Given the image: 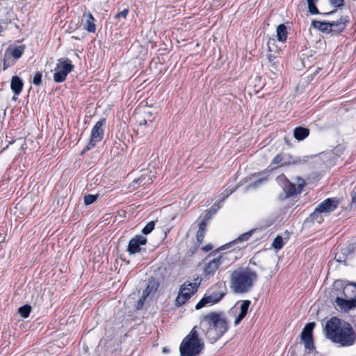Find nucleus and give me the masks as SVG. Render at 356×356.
<instances>
[{
    "label": "nucleus",
    "mask_w": 356,
    "mask_h": 356,
    "mask_svg": "<svg viewBox=\"0 0 356 356\" xmlns=\"http://www.w3.org/2000/svg\"><path fill=\"white\" fill-rule=\"evenodd\" d=\"M200 329L211 343H214L227 332L229 323L222 312H211L202 318Z\"/></svg>",
    "instance_id": "obj_1"
},
{
    "label": "nucleus",
    "mask_w": 356,
    "mask_h": 356,
    "mask_svg": "<svg viewBox=\"0 0 356 356\" xmlns=\"http://www.w3.org/2000/svg\"><path fill=\"white\" fill-rule=\"evenodd\" d=\"M257 273L249 268H239L232 272L229 287L234 293L250 292L257 281Z\"/></svg>",
    "instance_id": "obj_2"
},
{
    "label": "nucleus",
    "mask_w": 356,
    "mask_h": 356,
    "mask_svg": "<svg viewBox=\"0 0 356 356\" xmlns=\"http://www.w3.org/2000/svg\"><path fill=\"white\" fill-rule=\"evenodd\" d=\"M197 329L198 326H194L183 339L179 347L181 356H198L203 350L204 344L199 337Z\"/></svg>",
    "instance_id": "obj_3"
},
{
    "label": "nucleus",
    "mask_w": 356,
    "mask_h": 356,
    "mask_svg": "<svg viewBox=\"0 0 356 356\" xmlns=\"http://www.w3.org/2000/svg\"><path fill=\"white\" fill-rule=\"evenodd\" d=\"M237 259L235 253L232 251L223 252L218 257L210 259L204 264L203 275L205 277H211L216 272L220 269L221 270L227 269L231 264Z\"/></svg>",
    "instance_id": "obj_4"
},
{
    "label": "nucleus",
    "mask_w": 356,
    "mask_h": 356,
    "mask_svg": "<svg viewBox=\"0 0 356 356\" xmlns=\"http://www.w3.org/2000/svg\"><path fill=\"white\" fill-rule=\"evenodd\" d=\"M331 324L332 326L329 327L332 332L330 334H332L334 331L332 327L335 329L338 328L341 331L339 335H337L335 333L332 335V338L335 339V343H339L343 346H352L355 343L356 334L350 323L342 320V323H340V324L337 325L332 323Z\"/></svg>",
    "instance_id": "obj_5"
},
{
    "label": "nucleus",
    "mask_w": 356,
    "mask_h": 356,
    "mask_svg": "<svg viewBox=\"0 0 356 356\" xmlns=\"http://www.w3.org/2000/svg\"><path fill=\"white\" fill-rule=\"evenodd\" d=\"M277 180L284 192L283 199L300 194L305 186V180L300 177L297 178V184L291 182L284 175L278 176Z\"/></svg>",
    "instance_id": "obj_6"
},
{
    "label": "nucleus",
    "mask_w": 356,
    "mask_h": 356,
    "mask_svg": "<svg viewBox=\"0 0 356 356\" xmlns=\"http://www.w3.org/2000/svg\"><path fill=\"white\" fill-rule=\"evenodd\" d=\"M198 277L195 280L194 282H185L180 287L179 294L176 298V305L182 306L197 291L200 282Z\"/></svg>",
    "instance_id": "obj_7"
},
{
    "label": "nucleus",
    "mask_w": 356,
    "mask_h": 356,
    "mask_svg": "<svg viewBox=\"0 0 356 356\" xmlns=\"http://www.w3.org/2000/svg\"><path fill=\"white\" fill-rule=\"evenodd\" d=\"M73 68L74 66L69 59H58L54 74V81L56 83L63 82L66 79L67 74L72 71Z\"/></svg>",
    "instance_id": "obj_8"
},
{
    "label": "nucleus",
    "mask_w": 356,
    "mask_h": 356,
    "mask_svg": "<svg viewBox=\"0 0 356 356\" xmlns=\"http://www.w3.org/2000/svg\"><path fill=\"white\" fill-rule=\"evenodd\" d=\"M105 122V119H101L95 123L91 131L90 141L83 148V152L91 149L96 145L97 143L102 140L104 134V131L102 127Z\"/></svg>",
    "instance_id": "obj_9"
},
{
    "label": "nucleus",
    "mask_w": 356,
    "mask_h": 356,
    "mask_svg": "<svg viewBox=\"0 0 356 356\" xmlns=\"http://www.w3.org/2000/svg\"><path fill=\"white\" fill-rule=\"evenodd\" d=\"M225 295V292L222 290L209 292L197 302L195 309H200L206 306L213 305L221 300Z\"/></svg>",
    "instance_id": "obj_10"
},
{
    "label": "nucleus",
    "mask_w": 356,
    "mask_h": 356,
    "mask_svg": "<svg viewBox=\"0 0 356 356\" xmlns=\"http://www.w3.org/2000/svg\"><path fill=\"white\" fill-rule=\"evenodd\" d=\"M334 287L337 289H343V295L345 298L350 300H355L356 304V284L349 283L344 285L342 280H336L334 283Z\"/></svg>",
    "instance_id": "obj_11"
},
{
    "label": "nucleus",
    "mask_w": 356,
    "mask_h": 356,
    "mask_svg": "<svg viewBox=\"0 0 356 356\" xmlns=\"http://www.w3.org/2000/svg\"><path fill=\"white\" fill-rule=\"evenodd\" d=\"M339 204V200L336 197L327 198L321 202L317 208L323 213H330L334 211Z\"/></svg>",
    "instance_id": "obj_12"
},
{
    "label": "nucleus",
    "mask_w": 356,
    "mask_h": 356,
    "mask_svg": "<svg viewBox=\"0 0 356 356\" xmlns=\"http://www.w3.org/2000/svg\"><path fill=\"white\" fill-rule=\"evenodd\" d=\"M147 243V238L140 235H136L129 241L127 251L130 254H136L140 251V246Z\"/></svg>",
    "instance_id": "obj_13"
},
{
    "label": "nucleus",
    "mask_w": 356,
    "mask_h": 356,
    "mask_svg": "<svg viewBox=\"0 0 356 356\" xmlns=\"http://www.w3.org/2000/svg\"><path fill=\"white\" fill-rule=\"evenodd\" d=\"M81 22L83 24V28L89 33H95L96 26L95 24V18L90 13H84L82 15Z\"/></svg>",
    "instance_id": "obj_14"
},
{
    "label": "nucleus",
    "mask_w": 356,
    "mask_h": 356,
    "mask_svg": "<svg viewBox=\"0 0 356 356\" xmlns=\"http://www.w3.org/2000/svg\"><path fill=\"white\" fill-rule=\"evenodd\" d=\"M332 323L336 324V325H337L338 324H340V323H342V320L339 319L337 317H332L330 320H328L325 324V332L326 337L327 339H330L332 341L335 343V339L332 338V335H333L334 333L337 335H339L341 333V331L338 328L335 329L334 327H333L334 331L332 334H330L332 332L330 331V328L329 327L332 326V324H330V323H332Z\"/></svg>",
    "instance_id": "obj_15"
},
{
    "label": "nucleus",
    "mask_w": 356,
    "mask_h": 356,
    "mask_svg": "<svg viewBox=\"0 0 356 356\" xmlns=\"http://www.w3.org/2000/svg\"><path fill=\"white\" fill-rule=\"evenodd\" d=\"M335 303L341 310H343L344 312H347L356 307L355 300H350L345 297L344 298L337 297L335 299Z\"/></svg>",
    "instance_id": "obj_16"
},
{
    "label": "nucleus",
    "mask_w": 356,
    "mask_h": 356,
    "mask_svg": "<svg viewBox=\"0 0 356 356\" xmlns=\"http://www.w3.org/2000/svg\"><path fill=\"white\" fill-rule=\"evenodd\" d=\"M348 22L349 17L348 16H342L339 20L330 22L332 32L335 33H341L344 30Z\"/></svg>",
    "instance_id": "obj_17"
},
{
    "label": "nucleus",
    "mask_w": 356,
    "mask_h": 356,
    "mask_svg": "<svg viewBox=\"0 0 356 356\" xmlns=\"http://www.w3.org/2000/svg\"><path fill=\"white\" fill-rule=\"evenodd\" d=\"M250 304H251V302H250V300H248L241 301V305L239 307V309H240L239 313L237 315V316L234 321L235 325H238L241 322V321L245 318V316H246V314L248 313V311L249 309Z\"/></svg>",
    "instance_id": "obj_18"
},
{
    "label": "nucleus",
    "mask_w": 356,
    "mask_h": 356,
    "mask_svg": "<svg viewBox=\"0 0 356 356\" xmlns=\"http://www.w3.org/2000/svg\"><path fill=\"white\" fill-rule=\"evenodd\" d=\"M256 229H253L250 230L248 232H245L241 236H239L237 238L234 240L233 241L225 244V245H222L220 249L221 250H225L226 248L232 247L233 245L247 241L250 239L251 236L253 234L254 232H255Z\"/></svg>",
    "instance_id": "obj_19"
},
{
    "label": "nucleus",
    "mask_w": 356,
    "mask_h": 356,
    "mask_svg": "<svg viewBox=\"0 0 356 356\" xmlns=\"http://www.w3.org/2000/svg\"><path fill=\"white\" fill-rule=\"evenodd\" d=\"M24 83L17 76H13L10 82V88L15 95H19L23 88Z\"/></svg>",
    "instance_id": "obj_20"
},
{
    "label": "nucleus",
    "mask_w": 356,
    "mask_h": 356,
    "mask_svg": "<svg viewBox=\"0 0 356 356\" xmlns=\"http://www.w3.org/2000/svg\"><path fill=\"white\" fill-rule=\"evenodd\" d=\"M315 325L314 322H311L305 326L300 334L301 341L313 339L312 332Z\"/></svg>",
    "instance_id": "obj_21"
},
{
    "label": "nucleus",
    "mask_w": 356,
    "mask_h": 356,
    "mask_svg": "<svg viewBox=\"0 0 356 356\" xmlns=\"http://www.w3.org/2000/svg\"><path fill=\"white\" fill-rule=\"evenodd\" d=\"M312 24L315 29L322 32L332 33V27H331L330 22L314 20Z\"/></svg>",
    "instance_id": "obj_22"
},
{
    "label": "nucleus",
    "mask_w": 356,
    "mask_h": 356,
    "mask_svg": "<svg viewBox=\"0 0 356 356\" xmlns=\"http://www.w3.org/2000/svg\"><path fill=\"white\" fill-rule=\"evenodd\" d=\"M277 38L279 42H285L288 37L286 26L282 24L277 26L276 29Z\"/></svg>",
    "instance_id": "obj_23"
},
{
    "label": "nucleus",
    "mask_w": 356,
    "mask_h": 356,
    "mask_svg": "<svg viewBox=\"0 0 356 356\" xmlns=\"http://www.w3.org/2000/svg\"><path fill=\"white\" fill-rule=\"evenodd\" d=\"M309 134V130L305 127H296L293 131V135L298 140H302L306 138Z\"/></svg>",
    "instance_id": "obj_24"
},
{
    "label": "nucleus",
    "mask_w": 356,
    "mask_h": 356,
    "mask_svg": "<svg viewBox=\"0 0 356 356\" xmlns=\"http://www.w3.org/2000/svg\"><path fill=\"white\" fill-rule=\"evenodd\" d=\"M154 176L149 174H143L139 178L134 179L133 184H138L140 186H145L152 184Z\"/></svg>",
    "instance_id": "obj_25"
},
{
    "label": "nucleus",
    "mask_w": 356,
    "mask_h": 356,
    "mask_svg": "<svg viewBox=\"0 0 356 356\" xmlns=\"http://www.w3.org/2000/svg\"><path fill=\"white\" fill-rule=\"evenodd\" d=\"M206 227H207V222H205V221H202L199 226V229H198V231L197 232V235H196L197 241L199 243H202L204 239V234L206 232Z\"/></svg>",
    "instance_id": "obj_26"
},
{
    "label": "nucleus",
    "mask_w": 356,
    "mask_h": 356,
    "mask_svg": "<svg viewBox=\"0 0 356 356\" xmlns=\"http://www.w3.org/2000/svg\"><path fill=\"white\" fill-rule=\"evenodd\" d=\"M24 49H25L24 45H19L17 47H15L14 48L11 49L10 54L15 59H18L22 56V54L24 51Z\"/></svg>",
    "instance_id": "obj_27"
},
{
    "label": "nucleus",
    "mask_w": 356,
    "mask_h": 356,
    "mask_svg": "<svg viewBox=\"0 0 356 356\" xmlns=\"http://www.w3.org/2000/svg\"><path fill=\"white\" fill-rule=\"evenodd\" d=\"M323 213L320 211V210L316 207L314 211L310 215L311 220L314 222H316L318 224H321L323 220Z\"/></svg>",
    "instance_id": "obj_28"
},
{
    "label": "nucleus",
    "mask_w": 356,
    "mask_h": 356,
    "mask_svg": "<svg viewBox=\"0 0 356 356\" xmlns=\"http://www.w3.org/2000/svg\"><path fill=\"white\" fill-rule=\"evenodd\" d=\"M308 6L309 12L312 15L318 14V10L316 6L318 0H306Z\"/></svg>",
    "instance_id": "obj_29"
},
{
    "label": "nucleus",
    "mask_w": 356,
    "mask_h": 356,
    "mask_svg": "<svg viewBox=\"0 0 356 356\" xmlns=\"http://www.w3.org/2000/svg\"><path fill=\"white\" fill-rule=\"evenodd\" d=\"M157 289H158V284L154 282H151L147 286L143 293L145 294L147 296H148L151 293H155L157 291Z\"/></svg>",
    "instance_id": "obj_30"
},
{
    "label": "nucleus",
    "mask_w": 356,
    "mask_h": 356,
    "mask_svg": "<svg viewBox=\"0 0 356 356\" xmlns=\"http://www.w3.org/2000/svg\"><path fill=\"white\" fill-rule=\"evenodd\" d=\"M31 311V307L29 305H25L19 308L18 313L23 318H27Z\"/></svg>",
    "instance_id": "obj_31"
},
{
    "label": "nucleus",
    "mask_w": 356,
    "mask_h": 356,
    "mask_svg": "<svg viewBox=\"0 0 356 356\" xmlns=\"http://www.w3.org/2000/svg\"><path fill=\"white\" fill-rule=\"evenodd\" d=\"M286 161H284V154H279L273 158L271 165H277L279 166H282L286 165Z\"/></svg>",
    "instance_id": "obj_32"
},
{
    "label": "nucleus",
    "mask_w": 356,
    "mask_h": 356,
    "mask_svg": "<svg viewBox=\"0 0 356 356\" xmlns=\"http://www.w3.org/2000/svg\"><path fill=\"white\" fill-rule=\"evenodd\" d=\"M263 175V174H258V175H253V177H258L257 179L251 185L252 187L255 188L257 187L259 184H262L263 182H265L268 180V175H265L264 176H262L261 177H259V176Z\"/></svg>",
    "instance_id": "obj_33"
},
{
    "label": "nucleus",
    "mask_w": 356,
    "mask_h": 356,
    "mask_svg": "<svg viewBox=\"0 0 356 356\" xmlns=\"http://www.w3.org/2000/svg\"><path fill=\"white\" fill-rule=\"evenodd\" d=\"M283 238L280 236H277L273 242V247L276 250H280L283 247Z\"/></svg>",
    "instance_id": "obj_34"
},
{
    "label": "nucleus",
    "mask_w": 356,
    "mask_h": 356,
    "mask_svg": "<svg viewBox=\"0 0 356 356\" xmlns=\"http://www.w3.org/2000/svg\"><path fill=\"white\" fill-rule=\"evenodd\" d=\"M155 223L154 221L149 222L142 229V233L145 235L149 234L154 229Z\"/></svg>",
    "instance_id": "obj_35"
},
{
    "label": "nucleus",
    "mask_w": 356,
    "mask_h": 356,
    "mask_svg": "<svg viewBox=\"0 0 356 356\" xmlns=\"http://www.w3.org/2000/svg\"><path fill=\"white\" fill-rule=\"evenodd\" d=\"M97 195H87L84 197V203L86 205L91 204L95 202L97 198Z\"/></svg>",
    "instance_id": "obj_36"
},
{
    "label": "nucleus",
    "mask_w": 356,
    "mask_h": 356,
    "mask_svg": "<svg viewBox=\"0 0 356 356\" xmlns=\"http://www.w3.org/2000/svg\"><path fill=\"white\" fill-rule=\"evenodd\" d=\"M42 72H37L33 76V83L35 86H39L42 83Z\"/></svg>",
    "instance_id": "obj_37"
},
{
    "label": "nucleus",
    "mask_w": 356,
    "mask_h": 356,
    "mask_svg": "<svg viewBox=\"0 0 356 356\" xmlns=\"http://www.w3.org/2000/svg\"><path fill=\"white\" fill-rule=\"evenodd\" d=\"M302 341L305 343V348L309 351H312L315 348L313 339L303 340Z\"/></svg>",
    "instance_id": "obj_38"
},
{
    "label": "nucleus",
    "mask_w": 356,
    "mask_h": 356,
    "mask_svg": "<svg viewBox=\"0 0 356 356\" xmlns=\"http://www.w3.org/2000/svg\"><path fill=\"white\" fill-rule=\"evenodd\" d=\"M344 0H330V3L334 7H341L343 5Z\"/></svg>",
    "instance_id": "obj_39"
},
{
    "label": "nucleus",
    "mask_w": 356,
    "mask_h": 356,
    "mask_svg": "<svg viewBox=\"0 0 356 356\" xmlns=\"http://www.w3.org/2000/svg\"><path fill=\"white\" fill-rule=\"evenodd\" d=\"M147 296L145 294H143L142 297L138 300L137 302V309H139L143 307L145 300Z\"/></svg>",
    "instance_id": "obj_40"
},
{
    "label": "nucleus",
    "mask_w": 356,
    "mask_h": 356,
    "mask_svg": "<svg viewBox=\"0 0 356 356\" xmlns=\"http://www.w3.org/2000/svg\"><path fill=\"white\" fill-rule=\"evenodd\" d=\"M128 13H129V10L128 9H124L122 11L118 13L115 15V18H120V17L126 18L127 15H128Z\"/></svg>",
    "instance_id": "obj_41"
},
{
    "label": "nucleus",
    "mask_w": 356,
    "mask_h": 356,
    "mask_svg": "<svg viewBox=\"0 0 356 356\" xmlns=\"http://www.w3.org/2000/svg\"><path fill=\"white\" fill-rule=\"evenodd\" d=\"M350 196H351L350 207H353V206L356 205V191H353L350 194Z\"/></svg>",
    "instance_id": "obj_42"
},
{
    "label": "nucleus",
    "mask_w": 356,
    "mask_h": 356,
    "mask_svg": "<svg viewBox=\"0 0 356 356\" xmlns=\"http://www.w3.org/2000/svg\"><path fill=\"white\" fill-rule=\"evenodd\" d=\"M144 117H146V119L149 122H152L154 120V118H152V114L151 112H145Z\"/></svg>",
    "instance_id": "obj_43"
},
{
    "label": "nucleus",
    "mask_w": 356,
    "mask_h": 356,
    "mask_svg": "<svg viewBox=\"0 0 356 356\" xmlns=\"http://www.w3.org/2000/svg\"><path fill=\"white\" fill-rule=\"evenodd\" d=\"M234 191V189L229 190V191H228V190H226V191H225V193H225V196H224V197H223L222 200H224L225 198H227V197L230 194H232Z\"/></svg>",
    "instance_id": "obj_44"
},
{
    "label": "nucleus",
    "mask_w": 356,
    "mask_h": 356,
    "mask_svg": "<svg viewBox=\"0 0 356 356\" xmlns=\"http://www.w3.org/2000/svg\"><path fill=\"white\" fill-rule=\"evenodd\" d=\"M211 218V213L210 212H208L205 216H204V218L203 220V221H205V222H207V221H208L209 220H210V218Z\"/></svg>",
    "instance_id": "obj_45"
},
{
    "label": "nucleus",
    "mask_w": 356,
    "mask_h": 356,
    "mask_svg": "<svg viewBox=\"0 0 356 356\" xmlns=\"http://www.w3.org/2000/svg\"><path fill=\"white\" fill-rule=\"evenodd\" d=\"M275 40L274 39H272V40H269L268 42V49H269V51H272L271 50V47H270V45L271 44H275Z\"/></svg>",
    "instance_id": "obj_46"
},
{
    "label": "nucleus",
    "mask_w": 356,
    "mask_h": 356,
    "mask_svg": "<svg viewBox=\"0 0 356 356\" xmlns=\"http://www.w3.org/2000/svg\"><path fill=\"white\" fill-rule=\"evenodd\" d=\"M149 121L146 119V117H144L143 120L140 122V125H147V122Z\"/></svg>",
    "instance_id": "obj_47"
},
{
    "label": "nucleus",
    "mask_w": 356,
    "mask_h": 356,
    "mask_svg": "<svg viewBox=\"0 0 356 356\" xmlns=\"http://www.w3.org/2000/svg\"><path fill=\"white\" fill-rule=\"evenodd\" d=\"M211 249H212L211 245H207L203 248V250L205 251H209V250H211Z\"/></svg>",
    "instance_id": "obj_48"
},
{
    "label": "nucleus",
    "mask_w": 356,
    "mask_h": 356,
    "mask_svg": "<svg viewBox=\"0 0 356 356\" xmlns=\"http://www.w3.org/2000/svg\"><path fill=\"white\" fill-rule=\"evenodd\" d=\"M9 64L7 63L6 60L4 59L3 60V70H6L9 67Z\"/></svg>",
    "instance_id": "obj_49"
},
{
    "label": "nucleus",
    "mask_w": 356,
    "mask_h": 356,
    "mask_svg": "<svg viewBox=\"0 0 356 356\" xmlns=\"http://www.w3.org/2000/svg\"><path fill=\"white\" fill-rule=\"evenodd\" d=\"M274 59L275 56H273L272 54L268 56V60H269V62H272Z\"/></svg>",
    "instance_id": "obj_50"
},
{
    "label": "nucleus",
    "mask_w": 356,
    "mask_h": 356,
    "mask_svg": "<svg viewBox=\"0 0 356 356\" xmlns=\"http://www.w3.org/2000/svg\"><path fill=\"white\" fill-rule=\"evenodd\" d=\"M335 259H336V260H337V261H339V262H342V261H343V260L340 258V257H339H339H337V254H336V256H335Z\"/></svg>",
    "instance_id": "obj_51"
},
{
    "label": "nucleus",
    "mask_w": 356,
    "mask_h": 356,
    "mask_svg": "<svg viewBox=\"0 0 356 356\" xmlns=\"http://www.w3.org/2000/svg\"><path fill=\"white\" fill-rule=\"evenodd\" d=\"M334 13V12L327 13H325V15L332 14V13Z\"/></svg>",
    "instance_id": "obj_52"
}]
</instances>
